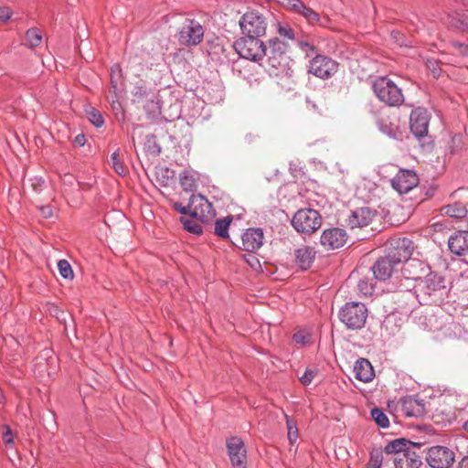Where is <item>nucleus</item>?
Listing matches in <instances>:
<instances>
[{
  "instance_id": "obj_18",
  "label": "nucleus",
  "mask_w": 468,
  "mask_h": 468,
  "mask_svg": "<svg viewBox=\"0 0 468 468\" xmlns=\"http://www.w3.org/2000/svg\"><path fill=\"white\" fill-rule=\"evenodd\" d=\"M375 215L376 212L367 207H358L351 211L347 224L351 229L363 228L369 225Z\"/></svg>"
},
{
  "instance_id": "obj_5",
  "label": "nucleus",
  "mask_w": 468,
  "mask_h": 468,
  "mask_svg": "<svg viewBox=\"0 0 468 468\" xmlns=\"http://www.w3.org/2000/svg\"><path fill=\"white\" fill-rule=\"evenodd\" d=\"M233 47L239 57L245 59L259 62L264 58L265 46L261 37L243 35L234 42Z\"/></svg>"
},
{
  "instance_id": "obj_53",
  "label": "nucleus",
  "mask_w": 468,
  "mask_h": 468,
  "mask_svg": "<svg viewBox=\"0 0 468 468\" xmlns=\"http://www.w3.org/2000/svg\"><path fill=\"white\" fill-rule=\"evenodd\" d=\"M391 38L399 46H407V44L404 41L403 35L399 31H392L390 33Z\"/></svg>"
},
{
  "instance_id": "obj_51",
  "label": "nucleus",
  "mask_w": 468,
  "mask_h": 468,
  "mask_svg": "<svg viewBox=\"0 0 468 468\" xmlns=\"http://www.w3.org/2000/svg\"><path fill=\"white\" fill-rule=\"evenodd\" d=\"M3 441L6 445H11L14 442L13 433L9 425H4Z\"/></svg>"
},
{
  "instance_id": "obj_27",
  "label": "nucleus",
  "mask_w": 468,
  "mask_h": 468,
  "mask_svg": "<svg viewBox=\"0 0 468 468\" xmlns=\"http://www.w3.org/2000/svg\"><path fill=\"white\" fill-rule=\"evenodd\" d=\"M292 2V6H291L292 10L295 13L303 16L309 23H315L319 21V15L306 6L301 0H291Z\"/></svg>"
},
{
  "instance_id": "obj_21",
  "label": "nucleus",
  "mask_w": 468,
  "mask_h": 468,
  "mask_svg": "<svg viewBox=\"0 0 468 468\" xmlns=\"http://www.w3.org/2000/svg\"><path fill=\"white\" fill-rule=\"evenodd\" d=\"M397 264L387 255L379 258L371 267L375 279L386 281L391 277Z\"/></svg>"
},
{
  "instance_id": "obj_50",
  "label": "nucleus",
  "mask_w": 468,
  "mask_h": 468,
  "mask_svg": "<svg viewBox=\"0 0 468 468\" xmlns=\"http://www.w3.org/2000/svg\"><path fill=\"white\" fill-rule=\"evenodd\" d=\"M174 207L176 211L183 215H189L192 218V209L190 201L188 200V203L186 205H182L181 203L176 202L174 204Z\"/></svg>"
},
{
  "instance_id": "obj_35",
  "label": "nucleus",
  "mask_w": 468,
  "mask_h": 468,
  "mask_svg": "<svg viewBox=\"0 0 468 468\" xmlns=\"http://www.w3.org/2000/svg\"><path fill=\"white\" fill-rule=\"evenodd\" d=\"M193 218H187L182 217L180 218V221L183 224L184 229L186 230H187L188 232H190L192 234L199 235L203 232L202 227L199 223L195 221Z\"/></svg>"
},
{
  "instance_id": "obj_54",
  "label": "nucleus",
  "mask_w": 468,
  "mask_h": 468,
  "mask_svg": "<svg viewBox=\"0 0 468 468\" xmlns=\"http://www.w3.org/2000/svg\"><path fill=\"white\" fill-rule=\"evenodd\" d=\"M45 185V180L41 177L35 178L32 182V187L36 192H41Z\"/></svg>"
},
{
  "instance_id": "obj_13",
  "label": "nucleus",
  "mask_w": 468,
  "mask_h": 468,
  "mask_svg": "<svg viewBox=\"0 0 468 468\" xmlns=\"http://www.w3.org/2000/svg\"><path fill=\"white\" fill-rule=\"evenodd\" d=\"M232 468H247V451L244 442L238 437H232L226 442Z\"/></svg>"
},
{
  "instance_id": "obj_14",
  "label": "nucleus",
  "mask_w": 468,
  "mask_h": 468,
  "mask_svg": "<svg viewBox=\"0 0 468 468\" xmlns=\"http://www.w3.org/2000/svg\"><path fill=\"white\" fill-rule=\"evenodd\" d=\"M189 201L192 218L200 221H207L214 216L212 204L204 196L192 194Z\"/></svg>"
},
{
  "instance_id": "obj_60",
  "label": "nucleus",
  "mask_w": 468,
  "mask_h": 468,
  "mask_svg": "<svg viewBox=\"0 0 468 468\" xmlns=\"http://www.w3.org/2000/svg\"><path fill=\"white\" fill-rule=\"evenodd\" d=\"M252 258V261H249V263L253 266V262H256L259 264V261L255 258V257H251Z\"/></svg>"
},
{
  "instance_id": "obj_6",
  "label": "nucleus",
  "mask_w": 468,
  "mask_h": 468,
  "mask_svg": "<svg viewBox=\"0 0 468 468\" xmlns=\"http://www.w3.org/2000/svg\"><path fill=\"white\" fill-rule=\"evenodd\" d=\"M322 224V218L318 211L313 208L299 209L292 217L293 229L303 234H311L316 231Z\"/></svg>"
},
{
  "instance_id": "obj_12",
  "label": "nucleus",
  "mask_w": 468,
  "mask_h": 468,
  "mask_svg": "<svg viewBox=\"0 0 468 468\" xmlns=\"http://www.w3.org/2000/svg\"><path fill=\"white\" fill-rule=\"evenodd\" d=\"M430 114L424 108L414 109L410 116V127L413 135L419 140L428 138Z\"/></svg>"
},
{
  "instance_id": "obj_19",
  "label": "nucleus",
  "mask_w": 468,
  "mask_h": 468,
  "mask_svg": "<svg viewBox=\"0 0 468 468\" xmlns=\"http://www.w3.org/2000/svg\"><path fill=\"white\" fill-rule=\"evenodd\" d=\"M420 447L421 443L413 442L405 438H398L388 442L382 452L388 455H392V457H399L401 454L405 455L406 451L410 448Z\"/></svg>"
},
{
  "instance_id": "obj_10",
  "label": "nucleus",
  "mask_w": 468,
  "mask_h": 468,
  "mask_svg": "<svg viewBox=\"0 0 468 468\" xmlns=\"http://www.w3.org/2000/svg\"><path fill=\"white\" fill-rule=\"evenodd\" d=\"M413 243L408 238H393L388 242L387 256L397 265L407 262L413 252Z\"/></svg>"
},
{
  "instance_id": "obj_59",
  "label": "nucleus",
  "mask_w": 468,
  "mask_h": 468,
  "mask_svg": "<svg viewBox=\"0 0 468 468\" xmlns=\"http://www.w3.org/2000/svg\"><path fill=\"white\" fill-rule=\"evenodd\" d=\"M154 153L155 154H159L161 153V147L159 145H157V144H154Z\"/></svg>"
},
{
  "instance_id": "obj_44",
  "label": "nucleus",
  "mask_w": 468,
  "mask_h": 468,
  "mask_svg": "<svg viewBox=\"0 0 468 468\" xmlns=\"http://www.w3.org/2000/svg\"><path fill=\"white\" fill-rule=\"evenodd\" d=\"M358 292L365 295H371L374 292V284L368 279H361L357 283Z\"/></svg>"
},
{
  "instance_id": "obj_25",
  "label": "nucleus",
  "mask_w": 468,
  "mask_h": 468,
  "mask_svg": "<svg viewBox=\"0 0 468 468\" xmlns=\"http://www.w3.org/2000/svg\"><path fill=\"white\" fill-rule=\"evenodd\" d=\"M297 264L303 269L307 270L311 267L315 258V250L309 246L298 248L294 251Z\"/></svg>"
},
{
  "instance_id": "obj_63",
  "label": "nucleus",
  "mask_w": 468,
  "mask_h": 468,
  "mask_svg": "<svg viewBox=\"0 0 468 468\" xmlns=\"http://www.w3.org/2000/svg\"><path fill=\"white\" fill-rule=\"evenodd\" d=\"M454 45H455V46H460V47H462V46H463V44H462V43H455Z\"/></svg>"
},
{
  "instance_id": "obj_62",
  "label": "nucleus",
  "mask_w": 468,
  "mask_h": 468,
  "mask_svg": "<svg viewBox=\"0 0 468 468\" xmlns=\"http://www.w3.org/2000/svg\"><path fill=\"white\" fill-rule=\"evenodd\" d=\"M463 3L464 5H468V0H463Z\"/></svg>"
},
{
  "instance_id": "obj_24",
  "label": "nucleus",
  "mask_w": 468,
  "mask_h": 468,
  "mask_svg": "<svg viewBox=\"0 0 468 468\" xmlns=\"http://www.w3.org/2000/svg\"><path fill=\"white\" fill-rule=\"evenodd\" d=\"M354 372L356 378L365 383L371 381L375 376L371 363L366 358H359L356 361Z\"/></svg>"
},
{
  "instance_id": "obj_2",
  "label": "nucleus",
  "mask_w": 468,
  "mask_h": 468,
  "mask_svg": "<svg viewBox=\"0 0 468 468\" xmlns=\"http://www.w3.org/2000/svg\"><path fill=\"white\" fill-rule=\"evenodd\" d=\"M267 15L268 12L258 9L246 11L239 21L242 35L250 37H263L267 30Z\"/></svg>"
},
{
  "instance_id": "obj_40",
  "label": "nucleus",
  "mask_w": 468,
  "mask_h": 468,
  "mask_svg": "<svg viewBox=\"0 0 468 468\" xmlns=\"http://www.w3.org/2000/svg\"><path fill=\"white\" fill-rule=\"evenodd\" d=\"M89 121L95 126V127H101L104 124V119L101 112L96 110L95 108H90L86 111Z\"/></svg>"
},
{
  "instance_id": "obj_48",
  "label": "nucleus",
  "mask_w": 468,
  "mask_h": 468,
  "mask_svg": "<svg viewBox=\"0 0 468 468\" xmlns=\"http://www.w3.org/2000/svg\"><path fill=\"white\" fill-rule=\"evenodd\" d=\"M454 26L468 33V14L458 15Z\"/></svg>"
},
{
  "instance_id": "obj_37",
  "label": "nucleus",
  "mask_w": 468,
  "mask_h": 468,
  "mask_svg": "<svg viewBox=\"0 0 468 468\" xmlns=\"http://www.w3.org/2000/svg\"><path fill=\"white\" fill-rule=\"evenodd\" d=\"M383 453L381 450H373L370 452L369 462L366 468H381L384 459Z\"/></svg>"
},
{
  "instance_id": "obj_1",
  "label": "nucleus",
  "mask_w": 468,
  "mask_h": 468,
  "mask_svg": "<svg viewBox=\"0 0 468 468\" xmlns=\"http://www.w3.org/2000/svg\"><path fill=\"white\" fill-rule=\"evenodd\" d=\"M412 281L405 277L398 286L396 301L402 303L408 311L413 310L418 304L440 305L448 295V286L445 278L437 273L430 272L424 277L414 278Z\"/></svg>"
},
{
  "instance_id": "obj_3",
  "label": "nucleus",
  "mask_w": 468,
  "mask_h": 468,
  "mask_svg": "<svg viewBox=\"0 0 468 468\" xmlns=\"http://www.w3.org/2000/svg\"><path fill=\"white\" fill-rule=\"evenodd\" d=\"M338 317L348 329H361L367 321V308L360 302H347L339 310Z\"/></svg>"
},
{
  "instance_id": "obj_45",
  "label": "nucleus",
  "mask_w": 468,
  "mask_h": 468,
  "mask_svg": "<svg viewBox=\"0 0 468 468\" xmlns=\"http://www.w3.org/2000/svg\"><path fill=\"white\" fill-rule=\"evenodd\" d=\"M378 128L382 133L388 135L389 138H397L399 133L397 126L381 122L378 124Z\"/></svg>"
},
{
  "instance_id": "obj_46",
  "label": "nucleus",
  "mask_w": 468,
  "mask_h": 468,
  "mask_svg": "<svg viewBox=\"0 0 468 468\" xmlns=\"http://www.w3.org/2000/svg\"><path fill=\"white\" fill-rule=\"evenodd\" d=\"M294 42L297 45V47L303 52H304L306 55H309L310 53L314 52V46L313 44H311L310 42H308L307 40H303V39H300V38L296 37Z\"/></svg>"
},
{
  "instance_id": "obj_15",
  "label": "nucleus",
  "mask_w": 468,
  "mask_h": 468,
  "mask_svg": "<svg viewBox=\"0 0 468 468\" xmlns=\"http://www.w3.org/2000/svg\"><path fill=\"white\" fill-rule=\"evenodd\" d=\"M347 240V234L341 228L326 229L322 232L320 242L326 250H336L343 247Z\"/></svg>"
},
{
  "instance_id": "obj_16",
  "label": "nucleus",
  "mask_w": 468,
  "mask_h": 468,
  "mask_svg": "<svg viewBox=\"0 0 468 468\" xmlns=\"http://www.w3.org/2000/svg\"><path fill=\"white\" fill-rule=\"evenodd\" d=\"M418 185V176L412 170H399L391 179L392 187L399 194H406Z\"/></svg>"
},
{
  "instance_id": "obj_20",
  "label": "nucleus",
  "mask_w": 468,
  "mask_h": 468,
  "mask_svg": "<svg viewBox=\"0 0 468 468\" xmlns=\"http://www.w3.org/2000/svg\"><path fill=\"white\" fill-rule=\"evenodd\" d=\"M448 247L450 251L457 256L468 254V231L460 230L451 235Z\"/></svg>"
},
{
  "instance_id": "obj_34",
  "label": "nucleus",
  "mask_w": 468,
  "mask_h": 468,
  "mask_svg": "<svg viewBox=\"0 0 468 468\" xmlns=\"http://www.w3.org/2000/svg\"><path fill=\"white\" fill-rule=\"evenodd\" d=\"M371 417L380 428L385 429L389 426L388 418L382 410L378 408L372 409Z\"/></svg>"
},
{
  "instance_id": "obj_22",
  "label": "nucleus",
  "mask_w": 468,
  "mask_h": 468,
  "mask_svg": "<svg viewBox=\"0 0 468 468\" xmlns=\"http://www.w3.org/2000/svg\"><path fill=\"white\" fill-rule=\"evenodd\" d=\"M419 448H410L406 451L405 455L399 457H392L395 468H420L421 465V458L416 450Z\"/></svg>"
},
{
  "instance_id": "obj_49",
  "label": "nucleus",
  "mask_w": 468,
  "mask_h": 468,
  "mask_svg": "<svg viewBox=\"0 0 468 468\" xmlns=\"http://www.w3.org/2000/svg\"><path fill=\"white\" fill-rule=\"evenodd\" d=\"M316 375V371L311 368H306L304 374L300 378L303 385L308 386Z\"/></svg>"
},
{
  "instance_id": "obj_11",
  "label": "nucleus",
  "mask_w": 468,
  "mask_h": 468,
  "mask_svg": "<svg viewBox=\"0 0 468 468\" xmlns=\"http://www.w3.org/2000/svg\"><path fill=\"white\" fill-rule=\"evenodd\" d=\"M337 68L338 63L335 60L326 56L316 55L310 60L308 71L320 79H329L337 71Z\"/></svg>"
},
{
  "instance_id": "obj_56",
  "label": "nucleus",
  "mask_w": 468,
  "mask_h": 468,
  "mask_svg": "<svg viewBox=\"0 0 468 468\" xmlns=\"http://www.w3.org/2000/svg\"><path fill=\"white\" fill-rule=\"evenodd\" d=\"M74 143L79 146H83L86 143L85 136L83 134H78L74 139Z\"/></svg>"
},
{
  "instance_id": "obj_32",
  "label": "nucleus",
  "mask_w": 468,
  "mask_h": 468,
  "mask_svg": "<svg viewBox=\"0 0 468 468\" xmlns=\"http://www.w3.org/2000/svg\"><path fill=\"white\" fill-rule=\"evenodd\" d=\"M176 173L168 167L160 168L156 173V178L163 186H169L175 178Z\"/></svg>"
},
{
  "instance_id": "obj_29",
  "label": "nucleus",
  "mask_w": 468,
  "mask_h": 468,
  "mask_svg": "<svg viewBox=\"0 0 468 468\" xmlns=\"http://www.w3.org/2000/svg\"><path fill=\"white\" fill-rule=\"evenodd\" d=\"M441 211L443 214L455 218H463L467 215L465 206L459 202L444 206Z\"/></svg>"
},
{
  "instance_id": "obj_52",
  "label": "nucleus",
  "mask_w": 468,
  "mask_h": 468,
  "mask_svg": "<svg viewBox=\"0 0 468 468\" xmlns=\"http://www.w3.org/2000/svg\"><path fill=\"white\" fill-rule=\"evenodd\" d=\"M12 11L9 7L2 6L0 7V20L3 22H6L11 18Z\"/></svg>"
},
{
  "instance_id": "obj_58",
  "label": "nucleus",
  "mask_w": 468,
  "mask_h": 468,
  "mask_svg": "<svg viewBox=\"0 0 468 468\" xmlns=\"http://www.w3.org/2000/svg\"><path fill=\"white\" fill-rule=\"evenodd\" d=\"M118 98L119 97H115V100L112 101V108L115 110H118L121 107L120 103L118 102Z\"/></svg>"
},
{
  "instance_id": "obj_4",
  "label": "nucleus",
  "mask_w": 468,
  "mask_h": 468,
  "mask_svg": "<svg viewBox=\"0 0 468 468\" xmlns=\"http://www.w3.org/2000/svg\"><path fill=\"white\" fill-rule=\"evenodd\" d=\"M373 90L379 101L388 106H398L404 101L401 90L387 77L378 78L373 82Z\"/></svg>"
},
{
  "instance_id": "obj_39",
  "label": "nucleus",
  "mask_w": 468,
  "mask_h": 468,
  "mask_svg": "<svg viewBox=\"0 0 468 468\" xmlns=\"http://www.w3.org/2000/svg\"><path fill=\"white\" fill-rule=\"evenodd\" d=\"M58 269L59 271V274L62 278L66 280H72L74 277V273L72 271V268L68 261L66 260H59L58 261Z\"/></svg>"
},
{
  "instance_id": "obj_33",
  "label": "nucleus",
  "mask_w": 468,
  "mask_h": 468,
  "mask_svg": "<svg viewBox=\"0 0 468 468\" xmlns=\"http://www.w3.org/2000/svg\"><path fill=\"white\" fill-rule=\"evenodd\" d=\"M145 112L152 117H154L160 113V106L154 94H152L148 99L145 100L144 104Z\"/></svg>"
},
{
  "instance_id": "obj_8",
  "label": "nucleus",
  "mask_w": 468,
  "mask_h": 468,
  "mask_svg": "<svg viewBox=\"0 0 468 468\" xmlns=\"http://www.w3.org/2000/svg\"><path fill=\"white\" fill-rule=\"evenodd\" d=\"M203 26L197 20L186 18L177 32V38L180 44L186 47L199 45L204 38Z\"/></svg>"
},
{
  "instance_id": "obj_41",
  "label": "nucleus",
  "mask_w": 468,
  "mask_h": 468,
  "mask_svg": "<svg viewBox=\"0 0 468 468\" xmlns=\"http://www.w3.org/2000/svg\"><path fill=\"white\" fill-rule=\"evenodd\" d=\"M277 32L278 34L287 39L294 41L296 39L294 30L288 25L284 23L278 22L277 23Z\"/></svg>"
},
{
  "instance_id": "obj_31",
  "label": "nucleus",
  "mask_w": 468,
  "mask_h": 468,
  "mask_svg": "<svg viewBox=\"0 0 468 468\" xmlns=\"http://www.w3.org/2000/svg\"><path fill=\"white\" fill-rule=\"evenodd\" d=\"M232 221L231 216H227L223 218L217 219L215 222V233L220 238L229 237V227Z\"/></svg>"
},
{
  "instance_id": "obj_17",
  "label": "nucleus",
  "mask_w": 468,
  "mask_h": 468,
  "mask_svg": "<svg viewBox=\"0 0 468 468\" xmlns=\"http://www.w3.org/2000/svg\"><path fill=\"white\" fill-rule=\"evenodd\" d=\"M264 235L260 228L248 229L241 237L243 250L249 252H256L263 245Z\"/></svg>"
},
{
  "instance_id": "obj_26",
  "label": "nucleus",
  "mask_w": 468,
  "mask_h": 468,
  "mask_svg": "<svg viewBox=\"0 0 468 468\" xmlns=\"http://www.w3.org/2000/svg\"><path fill=\"white\" fill-rule=\"evenodd\" d=\"M124 89L122 69L115 64L111 69V91L114 94V97H120Z\"/></svg>"
},
{
  "instance_id": "obj_55",
  "label": "nucleus",
  "mask_w": 468,
  "mask_h": 468,
  "mask_svg": "<svg viewBox=\"0 0 468 468\" xmlns=\"http://www.w3.org/2000/svg\"><path fill=\"white\" fill-rule=\"evenodd\" d=\"M39 211H40L42 217L45 218H51L53 215L52 208L49 205L39 207Z\"/></svg>"
},
{
  "instance_id": "obj_61",
  "label": "nucleus",
  "mask_w": 468,
  "mask_h": 468,
  "mask_svg": "<svg viewBox=\"0 0 468 468\" xmlns=\"http://www.w3.org/2000/svg\"><path fill=\"white\" fill-rule=\"evenodd\" d=\"M464 429L468 431V420L464 422Z\"/></svg>"
},
{
  "instance_id": "obj_7",
  "label": "nucleus",
  "mask_w": 468,
  "mask_h": 468,
  "mask_svg": "<svg viewBox=\"0 0 468 468\" xmlns=\"http://www.w3.org/2000/svg\"><path fill=\"white\" fill-rule=\"evenodd\" d=\"M287 49L288 45L284 41H282L278 37L271 38L268 48L265 47L264 53L267 66L274 69L283 70L289 59Z\"/></svg>"
},
{
  "instance_id": "obj_38",
  "label": "nucleus",
  "mask_w": 468,
  "mask_h": 468,
  "mask_svg": "<svg viewBox=\"0 0 468 468\" xmlns=\"http://www.w3.org/2000/svg\"><path fill=\"white\" fill-rule=\"evenodd\" d=\"M312 337V334L307 330H299L295 332L292 335V340L295 345L299 346H306Z\"/></svg>"
},
{
  "instance_id": "obj_42",
  "label": "nucleus",
  "mask_w": 468,
  "mask_h": 468,
  "mask_svg": "<svg viewBox=\"0 0 468 468\" xmlns=\"http://www.w3.org/2000/svg\"><path fill=\"white\" fill-rule=\"evenodd\" d=\"M285 417L288 430V440L291 444H293L297 441L298 439V429L296 423L292 420H291L287 415Z\"/></svg>"
},
{
  "instance_id": "obj_28",
  "label": "nucleus",
  "mask_w": 468,
  "mask_h": 468,
  "mask_svg": "<svg viewBox=\"0 0 468 468\" xmlns=\"http://www.w3.org/2000/svg\"><path fill=\"white\" fill-rule=\"evenodd\" d=\"M179 182L184 191L192 192L196 190V173L193 170H184L180 174Z\"/></svg>"
},
{
  "instance_id": "obj_9",
  "label": "nucleus",
  "mask_w": 468,
  "mask_h": 468,
  "mask_svg": "<svg viewBox=\"0 0 468 468\" xmlns=\"http://www.w3.org/2000/svg\"><path fill=\"white\" fill-rule=\"evenodd\" d=\"M425 460L431 468H451L454 463L455 454L448 447L437 445L428 449Z\"/></svg>"
},
{
  "instance_id": "obj_43",
  "label": "nucleus",
  "mask_w": 468,
  "mask_h": 468,
  "mask_svg": "<svg viewBox=\"0 0 468 468\" xmlns=\"http://www.w3.org/2000/svg\"><path fill=\"white\" fill-rule=\"evenodd\" d=\"M111 162L114 171L120 176H125L127 172L126 166L119 159L118 151L114 152L111 155Z\"/></svg>"
},
{
  "instance_id": "obj_30",
  "label": "nucleus",
  "mask_w": 468,
  "mask_h": 468,
  "mask_svg": "<svg viewBox=\"0 0 468 468\" xmlns=\"http://www.w3.org/2000/svg\"><path fill=\"white\" fill-rule=\"evenodd\" d=\"M25 39L27 45L30 48L38 47L42 42V34L38 28L31 27L27 30L25 34Z\"/></svg>"
},
{
  "instance_id": "obj_57",
  "label": "nucleus",
  "mask_w": 468,
  "mask_h": 468,
  "mask_svg": "<svg viewBox=\"0 0 468 468\" xmlns=\"http://www.w3.org/2000/svg\"><path fill=\"white\" fill-rule=\"evenodd\" d=\"M255 137H256V136H255V135H253L252 133H247V134L245 135V141H246L247 143L250 144V143H252V142H253V140L255 139Z\"/></svg>"
},
{
  "instance_id": "obj_36",
  "label": "nucleus",
  "mask_w": 468,
  "mask_h": 468,
  "mask_svg": "<svg viewBox=\"0 0 468 468\" xmlns=\"http://www.w3.org/2000/svg\"><path fill=\"white\" fill-rule=\"evenodd\" d=\"M132 94L134 97V101L140 103V102H144L153 93H151L146 87H144L143 85H136V86H134V88L132 91Z\"/></svg>"
},
{
  "instance_id": "obj_23",
  "label": "nucleus",
  "mask_w": 468,
  "mask_h": 468,
  "mask_svg": "<svg viewBox=\"0 0 468 468\" xmlns=\"http://www.w3.org/2000/svg\"><path fill=\"white\" fill-rule=\"evenodd\" d=\"M402 410L408 417H421L425 414L423 399L415 397H407L402 400Z\"/></svg>"
},
{
  "instance_id": "obj_47",
  "label": "nucleus",
  "mask_w": 468,
  "mask_h": 468,
  "mask_svg": "<svg viewBox=\"0 0 468 468\" xmlns=\"http://www.w3.org/2000/svg\"><path fill=\"white\" fill-rule=\"evenodd\" d=\"M427 68L431 70L434 78H438L441 75V69L439 62L435 59L429 58L426 61Z\"/></svg>"
}]
</instances>
